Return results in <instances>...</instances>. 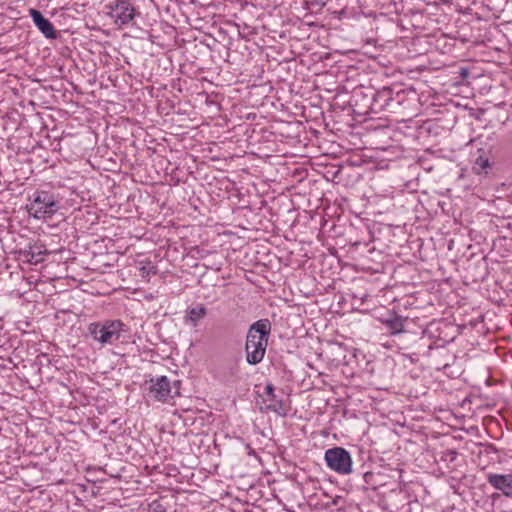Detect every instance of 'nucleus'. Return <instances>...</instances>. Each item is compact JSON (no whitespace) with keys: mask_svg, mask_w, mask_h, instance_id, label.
I'll return each mask as SVG.
<instances>
[{"mask_svg":"<svg viewBox=\"0 0 512 512\" xmlns=\"http://www.w3.org/2000/svg\"><path fill=\"white\" fill-rule=\"evenodd\" d=\"M211 160L215 161V160H219V158L218 157H212Z\"/></svg>","mask_w":512,"mask_h":512,"instance_id":"4be33fe9","label":"nucleus"},{"mask_svg":"<svg viewBox=\"0 0 512 512\" xmlns=\"http://www.w3.org/2000/svg\"><path fill=\"white\" fill-rule=\"evenodd\" d=\"M466 170H467L466 168H462V169H461V173H460V177H461V178H462V177H465L464 172H465Z\"/></svg>","mask_w":512,"mask_h":512,"instance_id":"a211bd4d","label":"nucleus"},{"mask_svg":"<svg viewBox=\"0 0 512 512\" xmlns=\"http://www.w3.org/2000/svg\"><path fill=\"white\" fill-rule=\"evenodd\" d=\"M30 16L35 26L43 33L48 39H55L57 33L54 29L53 24L43 16V14L36 9H30Z\"/></svg>","mask_w":512,"mask_h":512,"instance_id":"6e6552de","label":"nucleus"},{"mask_svg":"<svg viewBox=\"0 0 512 512\" xmlns=\"http://www.w3.org/2000/svg\"><path fill=\"white\" fill-rule=\"evenodd\" d=\"M148 396L156 401L166 402L172 398L171 382L166 376H159L150 379Z\"/></svg>","mask_w":512,"mask_h":512,"instance_id":"423d86ee","label":"nucleus"},{"mask_svg":"<svg viewBox=\"0 0 512 512\" xmlns=\"http://www.w3.org/2000/svg\"><path fill=\"white\" fill-rule=\"evenodd\" d=\"M326 465L340 475L352 473L353 461L350 453L343 447H333L325 451Z\"/></svg>","mask_w":512,"mask_h":512,"instance_id":"20e7f679","label":"nucleus"},{"mask_svg":"<svg viewBox=\"0 0 512 512\" xmlns=\"http://www.w3.org/2000/svg\"><path fill=\"white\" fill-rule=\"evenodd\" d=\"M62 198L47 190H36L29 196L28 212L38 220L52 218L61 207Z\"/></svg>","mask_w":512,"mask_h":512,"instance_id":"f03ea898","label":"nucleus"},{"mask_svg":"<svg viewBox=\"0 0 512 512\" xmlns=\"http://www.w3.org/2000/svg\"><path fill=\"white\" fill-rule=\"evenodd\" d=\"M160 164H166L164 167L165 173L170 175L171 181L175 183L186 182L188 180V176L192 173L180 167L179 164L182 162H159Z\"/></svg>","mask_w":512,"mask_h":512,"instance_id":"9d476101","label":"nucleus"},{"mask_svg":"<svg viewBox=\"0 0 512 512\" xmlns=\"http://www.w3.org/2000/svg\"><path fill=\"white\" fill-rule=\"evenodd\" d=\"M491 168V162H474L472 172L476 175L487 174Z\"/></svg>","mask_w":512,"mask_h":512,"instance_id":"2eb2a0df","label":"nucleus"},{"mask_svg":"<svg viewBox=\"0 0 512 512\" xmlns=\"http://www.w3.org/2000/svg\"><path fill=\"white\" fill-rule=\"evenodd\" d=\"M207 313V308L203 304H198L186 310L184 321L188 325L197 327L199 322L206 317Z\"/></svg>","mask_w":512,"mask_h":512,"instance_id":"9b49d317","label":"nucleus"},{"mask_svg":"<svg viewBox=\"0 0 512 512\" xmlns=\"http://www.w3.org/2000/svg\"><path fill=\"white\" fill-rule=\"evenodd\" d=\"M487 482L496 490L503 493L504 496L512 498V473L496 474L488 473Z\"/></svg>","mask_w":512,"mask_h":512,"instance_id":"0eeeda50","label":"nucleus"},{"mask_svg":"<svg viewBox=\"0 0 512 512\" xmlns=\"http://www.w3.org/2000/svg\"><path fill=\"white\" fill-rule=\"evenodd\" d=\"M264 396L266 397L264 399L265 404V410L266 411H272L278 415L285 416L286 411L283 406V402L281 400H278L276 395L274 394V386L269 383L264 388Z\"/></svg>","mask_w":512,"mask_h":512,"instance_id":"1a4fd4ad","label":"nucleus"},{"mask_svg":"<svg viewBox=\"0 0 512 512\" xmlns=\"http://www.w3.org/2000/svg\"><path fill=\"white\" fill-rule=\"evenodd\" d=\"M125 324L118 319L93 322L88 325V333L102 346L115 344L125 332Z\"/></svg>","mask_w":512,"mask_h":512,"instance_id":"7ed1b4c3","label":"nucleus"},{"mask_svg":"<svg viewBox=\"0 0 512 512\" xmlns=\"http://www.w3.org/2000/svg\"><path fill=\"white\" fill-rule=\"evenodd\" d=\"M386 326L390 330V333L395 335L403 332L404 330V320L401 316H394L385 321Z\"/></svg>","mask_w":512,"mask_h":512,"instance_id":"ddd939ff","label":"nucleus"},{"mask_svg":"<svg viewBox=\"0 0 512 512\" xmlns=\"http://www.w3.org/2000/svg\"><path fill=\"white\" fill-rule=\"evenodd\" d=\"M269 319H260L248 329L245 343L246 360L250 365L260 363L266 353L268 338L271 333Z\"/></svg>","mask_w":512,"mask_h":512,"instance_id":"f257e3e1","label":"nucleus"},{"mask_svg":"<svg viewBox=\"0 0 512 512\" xmlns=\"http://www.w3.org/2000/svg\"><path fill=\"white\" fill-rule=\"evenodd\" d=\"M92 168H94V169H96V168H97V169H99L100 167H99V166H95V165H93V164H92Z\"/></svg>","mask_w":512,"mask_h":512,"instance_id":"5701e85b","label":"nucleus"},{"mask_svg":"<svg viewBox=\"0 0 512 512\" xmlns=\"http://www.w3.org/2000/svg\"><path fill=\"white\" fill-rule=\"evenodd\" d=\"M349 164L353 165V166H359L362 162H353V161H350L348 162Z\"/></svg>","mask_w":512,"mask_h":512,"instance_id":"f3484780","label":"nucleus"},{"mask_svg":"<svg viewBox=\"0 0 512 512\" xmlns=\"http://www.w3.org/2000/svg\"><path fill=\"white\" fill-rule=\"evenodd\" d=\"M45 254L46 250H43L41 246H31L29 250L23 253V256L30 264H37L43 261V256Z\"/></svg>","mask_w":512,"mask_h":512,"instance_id":"f8f14e48","label":"nucleus"},{"mask_svg":"<svg viewBox=\"0 0 512 512\" xmlns=\"http://www.w3.org/2000/svg\"><path fill=\"white\" fill-rule=\"evenodd\" d=\"M476 160H477V161H480V160H484V159H483V156H482V155H480L479 157H477V158H476Z\"/></svg>","mask_w":512,"mask_h":512,"instance_id":"412c9836","label":"nucleus"},{"mask_svg":"<svg viewBox=\"0 0 512 512\" xmlns=\"http://www.w3.org/2000/svg\"><path fill=\"white\" fill-rule=\"evenodd\" d=\"M389 100H390V89H383L382 91H379L374 97L375 104L382 102L380 104V108H384L385 106H387L389 104L388 103Z\"/></svg>","mask_w":512,"mask_h":512,"instance_id":"4468645a","label":"nucleus"},{"mask_svg":"<svg viewBox=\"0 0 512 512\" xmlns=\"http://www.w3.org/2000/svg\"><path fill=\"white\" fill-rule=\"evenodd\" d=\"M449 454L452 455V460L455 458V455L457 454L455 451H449Z\"/></svg>","mask_w":512,"mask_h":512,"instance_id":"6ab92c4d","label":"nucleus"},{"mask_svg":"<svg viewBox=\"0 0 512 512\" xmlns=\"http://www.w3.org/2000/svg\"><path fill=\"white\" fill-rule=\"evenodd\" d=\"M317 165L318 166H327L326 164H324L323 162H317Z\"/></svg>","mask_w":512,"mask_h":512,"instance_id":"aec40b11","label":"nucleus"},{"mask_svg":"<svg viewBox=\"0 0 512 512\" xmlns=\"http://www.w3.org/2000/svg\"><path fill=\"white\" fill-rule=\"evenodd\" d=\"M109 15L116 24L126 25L136 15L134 7L127 0H115L108 5Z\"/></svg>","mask_w":512,"mask_h":512,"instance_id":"39448f33","label":"nucleus"},{"mask_svg":"<svg viewBox=\"0 0 512 512\" xmlns=\"http://www.w3.org/2000/svg\"><path fill=\"white\" fill-rule=\"evenodd\" d=\"M340 168H341V166H339L338 170L333 173V175H332L333 179L337 177L338 173L340 172Z\"/></svg>","mask_w":512,"mask_h":512,"instance_id":"dca6fc26","label":"nucleus"}]
</instances>
